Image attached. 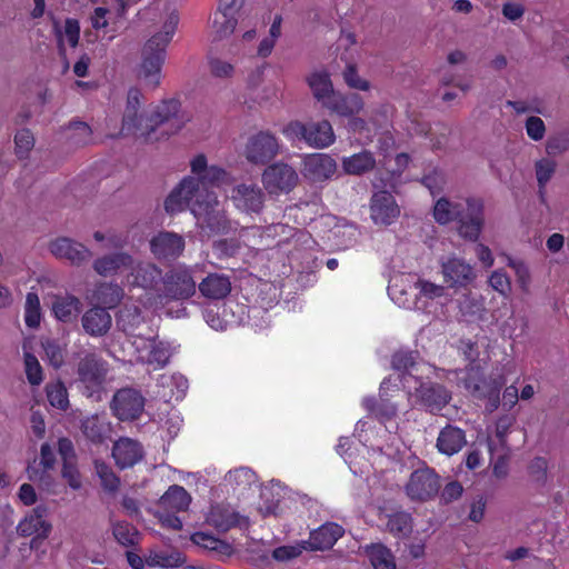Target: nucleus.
I'll use <instances>...</instances> for the list:
<instances>
[{
  "label": "nucleus",
  "instance_id": "49",
  "mask_svg": "<svg viewBox=\"0 0 569 569\" xmlns=\"http://www.w3.org/2000/svg\"><path fill=\"white\" fill-rule=\"evenodd\" d=\"M41 347L44 351L46 360L50 366L58 369L64 363L67 348L64 343H61L56 339H44L41 342Z\"/></svg>",
  "mask_w": 569,
  "mask_h": 569
},
{
  "label": "nucleus",
  "instance_id": "50",
  "mask_svg": "<svg viewBox=\"0 0 569 569\" xmlns=\"http://www.w3.org/2000/svg\"><path fill=\"white\" fill-rule=\"evenodd\" d=\"M49 403L61 411L69 407L68 390L62 381L48 383L46 387Z\"/></svg>",
  "mask_w": 569,
  "mask_h": 569
},
{
  "label": "nucleus",
  "instance_id": "42",
  "mask_svg": "<svg viewBox=\"0 0 569 569\" xmlns=\"http://www.w3.org/2000/svg\"><path fill=\"white\" fill-rule=\"evenodd\" d=\"M535 176L538 184V194L541 202L546 201V188L557 171V161L543 157L535 161Z\"/></svg>",
  "mask_w": 569,
  "mask_h": 569
},
{
  "label": "nucleus",
  "instance_id": "48",
  "mask_svg": "<svg viewBox=\"0 0 569 569\" xmlns=\"http://www.w3.org/2000/svg\"><path fill=\"white\" fill-rule=\"evenodd\" d=\"M368 553L375 569H396L395 557L383 545H372Z\"/></svg>",
  "mask_w": 569,
  "mask_h": 569
},
{
  "label": "nucleus",
  "instance_id": "51",
  "mask_svg": "<svg viewBox=\"0 0 569 569\" xmlns=\"http://www.w3.org/2000/svg\"><path fill=\"white\" fill-rule=\"evenodd\" d=\"M142 322L140 309L136 306L124 307L119 311L117 319L118 326L122 331L133 335L134 330Z\"/></svg>",
  "mask_w": 569,
  "mask_h": 569
},
{
  "label": "nucleus",
  "instance_id": "8",
  "mask_svg": "<svg viewBox=\"0 0 569 569\" xmlns=\"http://www.w3.org/2000/svg\"><path fill=\"white\" fill-rule=\"evenodd\" d=\"M131 345L137 353L138 362L148 365L153 370L162 369L169 363L171 351L167 342L160 341L156 337L134 336Z\"/></svg>",
  "mask_w": 569,
  "mask_h": 569
},
{
  "label": "nucleus",
  "instance_id": "25",
  "mask_svg": "<svg viewBox=\"0 0 569 569\" xmlns=\"http://www.w3.org/2000/svg\"><path fill=\"white\" fill-rule=\"evenodd\" d=\"M80 429L87 440L101 445L111 437L112 425L104 415H92L81 420Z\"/></svg>",
  "mask_w": 569,
  "mask_h": 569
},
{
  "label": "nucleus",
  "instance_id": "3",
  "mask_svg": "<svg viewBox=\"0 0 569 569\" xmlns=\"http://www.w3.org/2000/svg\"><path fill=\"white\" fill-rule=\"evenodd\" d=\"M485 210V200L480 197H467L456 201L440 198L433 207V217L440 224L455 221L460 238L477 242L486 224Z\"/></svg>",
  "mask_w": 569,
  "mask_h": 569
},
{
  "label": "nucleus",
  "instance_id": "46",
  "mask_svg": "<svg viewBox=\"0 0 569 569\" xmlns=\"http://www.w3.org/2000/svg\"><path fill=\"white\" fill-rule=\"evenodd\" d=\"M53 469L41 470L40 465L36 463V460L27 467V473L29 480L37 482L43 490L57 493V482L51 475Z\"/></svg>",
  "mask_w": 569,
  "mask_h": 569
},
{
  "label": "nucleus",
  "instance_id": "9",
  "mask_svg": "<svg viewBox=\"0 0 569 569\" xmlns=\"http://www.w3.org/2000/svg\"><path fill=\"white\" fill-rule=\"evenodd\" d=\"M146 399L134 388H121L114 392L110 401V410L120 421H133L140 418L144 410Z\"/></svg>",
  "mask_w": 569,
  "mask_h": 569
},
{
  "label": "nucleus",
  "instance_id": "57",
  "mask_svg": "<svg viewBox=\"0 0 569 569\" xmlns=\"http://www.w3.org/2000/svg\"><path fill=\"white\" fill-rule=\"evenodd\" d=\"M508 266L513 269L517 283L523 293L530 292L531 274L527 264L520 260L508 259Z\"/></svg>",
  "mask_w": 569,
  "mask_h": 569
},
{
  "label": "nucleus",
  "instance_id": "58",
  "mask_svg": "<svg viewBox=\"0 0 569 569\" xmlns=\"http://www.w3.org/2000/svg\"><path fill=\"white\" fill-rule=\"evenodd\" d=\"M24 370L30 385L39 386L43 380V373L37 357L30 352L24 353Z\"/></svg>",
  "mask_w": 569,
  "mask_h": 569
},
{
  "label": "nucleus",
  "instance_id": "15",
  "mask_svg": "<svg viewBox=\"0 0 569 569\" xmlns=\"http://www.w3.org/2000/svg\"><path fill=\"white\" fill-rule=\"evenodd\" d=\"M440 488L438 476L429 468L413 471L406 486L407 495L412 500L425 501L433 497Z\"/></svg>",
  "mask_w": 569,
  "mask_h": 569
},
{
  "label": "nucleus",
  "instance_id": "64",
  "mask_svg": "<svg viewBox=\"0 0 569 569\" xmlns=\"http://www.w3.org/2000/svg\"><path fill=\"white\" fill-rule=\"evenodd\" d=\"M282 134L290 141H302L306 143L307 123L298 120L288 122L281 129Z\"/></svg>",
  "mask_w": 569,
  "mask_h": 569
},
{
  "label": "nucleus",
  "instance_id": "13",
  "mask_svg": "<svg viewBox=\"0 0 569 569\" xmlns=\"http://www.w3.org/2000/svg\"><path fill=\"white\" fill-rule=\"evenodd\" d=\"M440 267L443 281L449 288H466L477 278L475 267L459 257L441 260Z\"/></svg>",
  "mask_w": 569,
  "mask_h": 569
},
{
  "label": "nucleus",
  "instance_id": "40",
  "mask_svg": "<svg viewBox=\"0 0 569 569\" xmlns=\"http://www.w3.org/2000/svg\"><path fill=\"white\" fill-rule=\"evenodd\" d=\"M123 297V289L111 282L99 283L92 293V300L102 308L116 307Z\"/></svg>",
  "mask_w": 569,
  "mask_h": 569
},
{
  "label": "nucleus",
  "instance_id": "23",
  "mask_svg": "<svg viewBox=\"0 0 569 569\" xmlns=\"http://www.w3.org/2000/svg\"><path fill=\"white\" fill-rule=\"evenodd\" d=\"M207 523L217 530L226 532L233 527H248V518L238 513L230 506L216 505L212 506L208 516Z\"/></svg>",
  "mask_w": 569,
  "mask_h": 569
},
{
  "label": "nucleus",
  "instance_id": "26",
  "mask_svg": "<svg viewBox=\"0 0 569 569\" xmlns=\"http://www.w3.org/2000/svg\"><path fill=\"white\" fill-rule=\"evenodd\" d=\"M81 323L88 335L102 337L110 330L112 318L106 308L94 306L83 313Z\"/></svg>",
  "mask_w": 569,
  "mask_h": 569
},
{
  "label": "nucleus",
  "instance_id": "7",
  "mask_svg": "<svg viewBox=\"0 0 569 569\" xmlns=\"http://www.w3.org/2000/svg\"><path fill=\"white\" fill-rule=\"evenodd\" d=\"M194 267L177 264L162 277V289L157 298L162 301H182L191 298L197 291Z\"/></svg>",
  "mask_w": 569,
  "mask_h": 569
},
{
  "label": "nucleus",
  "instance_id": "44",
  "mask_svg": "<svg viewBox=\"0 0 569 569\" xmlns=\"http://www.w3.org/2000/svg\"><path fill=\"white\" fill-rule=\"evenodd\" d=\"M413 529L412 517L405 511L388 516L387 530L397 538H407Z\"/></svg>",
  "mask_w": 569,
  "mask_h": 569
},
{
  "label": "nucleus",
  "instance_id": "43",
  "mask_svg": "<svg viewBox=\"0 0 569 569\" xmlns=\"http://www.w3.org/2000/svg\"><path fill=\"white\" fill-rule=\"evenodd\" d=\"M186 559L179 551L151 550L146 557V563L150 567L176 568L182 566Z\"/></svg>",
  "mask_w": 569,
  "mask_h": 569
},
{
  "label": "nucleus",
  "instance_id": "52",
  "mask_svg": "<svg viewBox=\"0 0 569 569\" xmlns=\"http://www.w3.org/2000/svg\"><path fill=\"white\" fill-rule=\"evenodd\" d=\"M417 359L418 352L410 350H399L393 353L391 365L395 370L408 373V376L411 377V372L419 366Z\"/></svg>",
  "mask_w": 569,
  "mask_h": 569
},
{
  "label": "nucleus",
  "instance_id": "4",
  "mask_svg": "<svg viewBox=\"0 0 569 569\" xmlns=\"http://www.w3.org/2000/svg\"><path fill=\"white\" fill-rule=\"evenodd\" d=\"M180 107L176 99L156 106L146 118H141L139 136L152 142L181 130L189 121V117L181 112Z\"/></svg>",
  "mask_w": 569,
  "mask_h": 569
},
{
  "label": "nucleus",
  "instance_id": "16",
  "mask_svg": "<svg viewBox=\"0 0 569 569\" xmlns=\"http://www.w3.org/2000/svg\"><path fill=\"white\" fill-rule=\"evenodd\" d=\"M162 270L150 261H137L129 269L127 281L132 287L143 290H156L159 283H162Z\"/></svg>",
  "mask_w": 569,
  "mask_h": 569
},
{
  "label": "nucleus",
  "instance_id": "2",
  "mask_svg": "<svg viewBox=\"0 0 569 569\" xmlns=\"http://www.w3.org/2000/svg\"><path fill=\"white\" fill-rule=\"evenodd\" d=\"M163 22L161 30L149 38L141 50V62L137 69L139 81L151 90L161 82V70L166 61L167 47L178 28L179 13L168 2L162 3Z\"/></svg>",
  "mask_w": 569,
  "mask_h": 569
},
{
  "label": "nucleus",
  "instance_id": "56",
  "mask_svg": "<svg viewBox=\"0 0 569 569\" xmlns=\"http://www.w3.org/2000/svg\"><path fill=\"white\" fill-rule=\"evenodd\" d=\"M546 153L549 157L561 156L569 150V132H558L550 136L545 144Z\"/></svg>",
  "mask_w": 569,
  "mask_h": 569
},
{
  "label": "nucleus",
  "instance_id": "36",
  "mask_svg": "<svg viewBox=\"0 0 569 569\" xmlns=\"http://www.w3.org/2000/svg\"><path fill=\"white\" fill-rule=\"evenodd\" d=\"M460 316L468 322L480 321L485 318V298L481 295L466 292L458 299Z\"/></svg>",
  "mask_w": 569,
  "mask_h": 569
},
{
  "label": "nucleus",
  "instance_id": "39",
  "mask_svg": "<svg viewBox=\"0 0 569 569\" xmlns=\"http://www.w3.org/2000/svg\"><path fill=\"white\" fill-rule=\"evenodd\" d=\"M226 485L238 496L244 495L252 487H257L256 473L247 467L229 471L224 477Z\"/></svg>",
  "mask_w": 569,
  "mask_h": 569
},
{
  "label": "nucleus",
  "instance_id": "11",
  "mask_svg": "<svg viewBox=\"0 0 569 569\" xmlns=\"http://www.w3.org/2000/svg\"><path fill=\"white\" fill-rule=\"evenodd\" d=\"M279 151L277 137L269 131H259L248 139L244 157L252 164L263 166L276 158Z\"/></svg>",
  "mask_w": 569,
  "mask_h": 569
},
{
  "label": "nucleus",
  "instance_id": "53",
  "mask_svg": "<svg viewBox=\"0 0 569 569\" xmlns=\"http://www.w3.org/2000/svg\"><path fill=\"white\" fill-rule=\"evenodd\" d=\"M94 470L106 491L116 492L119 489L120 479L109 465L103 461H96Z\"/></svg>",
  "mask_w": 569,
  "mask_h": 569
},
{
  "label": "nucleus",
  "instance_id": "1",
  "mask_svg": "<svg viewBox=\"0 0 569 569\" xmlns=\"http://www.w3.org/2000/svg\"><path fill=\"white\" fill-rule=\"evenodd\" d=\"M192 176L186 177L170 192L164 201L169 213L190 209L197 226L208 234L224 232L229 221L212 188L232 182L231 176L222 168L208 166L207 158L198 154L191 162Z\"/></svg>",
  "mask_w": 569,
  "mask_h": 569
},
{
  "label": "nucleus",
  "instance_id": "34",
  "mask_svg": "<svg viewBox=\"0 0 569 569\" xmlns=\"http://www.w3.org/2000/svg\"><path fill=\"white\" fill-rule=\"evenodd\" d=\"M306 81L311 90L313 98L325 107L328 100L337 92L330 79V74L325 70H317L309 73Z\"/></svg>",
  "mask_w": 569,
  "mask_h": 569
},
{
  "label": "nucleus",
  "instance_id": "60",
  "mask_svg": "<svg viewBox=\"0 0 569 569\" xmlns=\"http://www.w3.org/2000/svg\"><path fill=\"white\" fill-rule=\"evenodd\" d=\"M68 138L76 146H83L91 141V128L86 122H73L68 127Z\"/></svg>",
  "mask_w": 569,
  "mask_h": 569
},
{
  "label": "nucleus",
  "instance_id": "5",
  "mask_svg": "<svg viewBox=\"0 0 569 569\" xmlns=\"http://www.w3.org/2000/svg\"><path fill=\"white\" fill-rule=\"evenodd\" d=\"M253 17L254 8L249 0H219L211 21L214 39L229 38L238 24L250 26Z\"/></svg>",
  "mask_w": 569,
  "mask_h": 569
},
{
  "label": "nucleus",
  "instance_id": "32",
  "mask_svg": "<svg viewBox=\"0 0 569 569\" xmlns=\"http://www.w3.org/2000/svg\"><path fill=\"white\" fill-rule=\"evenodd\" d=\"M143 96L137 88H131L127 96V106L122 120V131L140 133V121L141 118H146L144 114L139 113L141 101Z\"/></svg>",
  "mask_w": 569,
  "mask_h": 569
},
{
  "label": "nucleus",
  "instance_id": "31",
  "mask_svg": "<svg viewBox=\"0 0 569 569\" xmlns=\"http://www.w3.org/2000/svg\"><path fill=\"white\" fill-rule=\"evenodd\" d=\"M46 509L37 507L31 510L26 517L19 522L17 531L22 537H30L37 535L38 537L46 538L51 526L44 520Z\"/></svg>",
  "mask_w": 569,
  "mask_h": 569
},
{
  "label": "nucleus",
  "instance_id": "27",
  "mask_svg": "<svg viewBox=\"0 0 569 569\" xmlns=\"http://www.w3.org/2000/svg\"><path fill=\"white\" fill-rule=\"evenodd\" d=\"M345 533V529L336 522H326L310 532L308 545L311 550H328Z\"/></svg>",
  "mask_w": 569,
  "mask_h": 569
},
{
  "label": "nucleus",
  "instance_id": "59",
  "mask_svg": "<svg viewBox=\"0 0 569 569\" xmlns=\"http://www.w3.org/2000/svg\"><path fill=\"white\" fill-rule=\"evenodd\" d=\"M488 283L495 291L505 298L511 292V280L502 269L492 271L489 276Z\"/></svg>",
  "mask_w": 569,
  "mask_h": 569
},
{
  "label": "nucleus",
  "instance_id": "29",
  "mask_svg": "<svg viewBox=\"0 0 569 569\" xmlns=\"http://www.w3.org/2000/svg\"><path fill=\"white\" fill-rule=\"evenodd\" d=\"M365 102L357 93L342 94L337 91L323 107L340 117H352L363 109Z\"/></svg>",
  "mask_w": 569,
  "mask_h": 569
},
{
  "label": "nucleus",
  "instance_id": "45",
  "mask_svg": "<svg viewBox=\"0 0 569 569\" xmlns=\"http://www.w3.org/2000/svg\"><path fill=\"white\" fill-rule=\"evenodd\" d=\"M491 456L492 471L497 478H505L508 475V461L510 457L509 447L500 448L495 445L493 440L488 442Z\"/></svg>",
  "mask_w": 569,
  "mask_h": 569
},
{
  "label": "nucleus",
  "instance_id": "30",
  "mask_svg": "<svg viewBox=\"0 0 569 569\" xmlns=\"http://www.w3.org/2000/svg\"><path fill=\"white\" fill-rule=\"evenodd\" d=\"M336 140L333 128L328 120L307 122L306 144L315 149H323Z\"/></svg>",
  "mask_w": 569,
  "mask_h": 569
},
{
  "label": "nucleus",
  "instance_id": "47",
  "mask_svg": "<svg viewBox=\"0 0 569 569\" xmlns=\"http://www.w3.org/2000/svg\"><path fill=\"white\" fill-rule=\"evenodd\" d=\"M58 46L60 54L66 58L64 41L70 47L76 48L80 37V26L76 19H67L64 22L63 31L57 30Z\"/></svg>",
  "mask_w": 569,
  "mask_h": 569
},
{
  "label": "nucleus",
  "instance_id": "24",
  "mask_svg": "<svg viewBox=\"0 0 569 569\" xmlns=\"http://www.w3.org/2000/svg\"><path fill=\"white\" fill-rule=\"evenodd\" d=\"M416 397L430 411H440L451 399L450 392L439 383L420 382L416 388Z\"/></svg>",
  "mask_w": 569,
  "mask_h": 569
},
{
  "label": "nucleus",
  "instance_id": "55",
  "mask_svg": "<svg viewBox=\"0 0 569 569\" xmlns=\"http://www.w3.org/2000/svg\"><path fill=\"white\" fill-rule=\"evenodd\" d=\"M41 311L40 300L37 293L28 292L24 306V322L29 328H37L40 325Z\"/></svg>",
  "mask_w": 569,
  "mask_h": 569
},
{
  "label": "nucleus",
  "instance_id": "18",
  "mask_svg": "<svg viewBox=\"0 0 569 569\" xmlns=\"http://www.w3.org/2000/svg\"><path fill=\"white\" fill-rule=\"evenodd\" d=\"M391 380L390 378L383 379L380 385L379 398L367 397L362 400L365 409L380 422H387L397 417L398 405L390 401L388 398V388Z\"/></svg>",
  "mask_w": 569,
  "mask_h": 569
},
{
  "label": "nucleus",
  "instance_id": "14",
  "mask_svg": "<svg viewBox=\"0 0 569 569\" xmlns=\"http://www.w3.org/2000/svg\"><path fill=\"white\" fill-rule=\"evenodd\" d=\"M134 257L124 250H116L98 256L92 261L93 271L103 278H113L133 267Z\"/></svg>",
  "mask_w": 569,
  "mask_h": 569
},
{
  "label": "nucleus",
  "instance_id": "12",
  "mask_svg": "<svg viewBox=\"0 0 569 569\" xmlns=\"http://www.w3.org/2000/svg\"><path fill=\"white\" fill-rule=\"evenodd\" d=\"M48 249L57 259L67 260L76 267L86 264L92 257V252L87 246L69 237H58L51 240Z\"/></svg>",
  "mask_w": 569,
  "mask_h": 569
},
{
  "label": "nucleus",
  "instance_id": "62",
  "mask_svg": "<svg viewBox=\"0 0 569 569\" xmlns=\"http://www.w3.org/2000/svg\"><path fill=\"white\" fill-rule=\"evenodd\" d=\"M525 129L527 136L532 141H541L545 138L547 131L543 120L537 116H530L527 118L525 122Z\"/></svg>",
  "mask_w": 569,
  "mask_h": 569
},
{
  "label": "nucleus",
  "instance_id": "21",
  "mask_svg": "<svg viewBox=\"0 0 569 569\" xmlns=\"http://www.w3.org/2000/svg\"><path fill=\"white\" fill-rule=\"evenodd\" d=\"M230 199L243 212H259L263 207L264 194L257 184L241 183L232 188Z\"/></svg>",
  "mask_w": 569,
  "mask_h": 569
},
{
  "label": "nucleus",
  "instance_id": "61",
  "mask_svg": "<svg viewBox=\"0 0 569 569\" xmlns=\"http://www.w3.org/2000/svg\"><path fill=\"white\" fill-rule=\"evenodd\" d=\"M415 289L418 290L419 296L431 300L440 298L446 293V288L443 286L425 279H418L415 282Z\"/></svg>",
  "mask_w": 569,
  "mask_h": 569
},
{
  "label": "nucleus",
  "instance_id": "17",
  "mask_svg": "<svg viewBox=\"0 0 569 569\" xmlns=\"http://www.w3.org/2000/svg\"><path fill=\"white\" fill-rule=\"evenodd\" d=\"M336 170L337 162L329 154L311 153L302 159L301 173L311 181H325L332 177Z\"/></svg>",
  "mask_w": 569,
  "mask_h": 569
},
{
  "label": "nucleus",
  "instance_id": "10",
  "mask_svg": "<svg viewBox=\"0 0 569 569\" xmlns=\"http://www.w3.org/2000/svg\"><path fill=\"white\" fill-rule=\"evenodd\" d=\"M262 184L270 194L289 193L299 181L295 168L278 161L268 166L262 172Z\"/></svg>",
  "mask_w": 569,
  "mask_h": 569
},
{
  "label": "nucleus",
  "instance_id": "41",
  "mask_svg": "<svg viewBox=\"0 0 569 569\" xmlns=\"http://www.w3.org/2000/svg\"><path fill=\"white\" fill-rule=\"evenodd\" d=\"M376 166L373 154L368 151H361L342 159V169L346 173L352 176H361L371 171Z\"/></svg>",
  "mask_w": 569,
  "mask_h": 569
},
{
  "label": "nucleus",
  "instance_id": "35",
  "mask_svg": "<svg viewBox=\"0 0 569 569\" xmlns=\"http://www.w3.org/2000/svg\"><path fill=\"white\" fill-rule=\"evenodd\" d=\"M190 539L196 546L207 550L212 557L219 560L228 558L233 553L231 545L210 533L198 531L194 532Z\"/></svg>",
  "mask_w": 569,
  "mask_h": 569
},
{
  "label": "nucleus",
  "instance_id": "54",
  "mask_svg": "<svg viewBox=\"0 0 569 569\" xmlns=\"http://www.w3.org/2000/svg\"><path fill=\"white\" fill-rule=\"evenodd\" d=\"M114 539L123 547H131L139 542L138 530L127 522H116L112 527Z\"/></svg>",
  "mask_w": 569,
  "mask_h": 569
},
{
  "label": "nucleus",
  "instance_id": "37",
  "mask_svg": "<svg viewBox=\"0 0 569 569\" xmlns=\"http://www.w3.org/2000/svg\"><path fill=\"white\" fill-rule=\"evenodd\" d=\"M191 502L188 491L178 485L170 486L159 499V506L170 512L186 511Z\"/></svg>",
  "mask_w": 569,
  "mask_h": 569
},
{
  "label": "nucleus",
  "instance_id": "63",
  "mask_svg": "<svg viewBox=\"0 0 569 569\" xmlns=\"http://www.w3.org/2000/svg\"><path fill=\"white\" fill-rule=\"evenodd\" d=\"M14 142L18 157L26 158L34 146V138L29 129H22L17 132Z\"/></svg>",
  "mask_w": 569,
  "mask_h": 569
},
{
  "label": "nucleus",
  "instance_id": "20",
  "mask_svg": "<svg viewBox=\"0 0 569 569\" xmlns=\"http://www.w3.org/2000/svg\"><path fill=\"white\" fill-rule=\"evenodd\" d=\"M371 219L376 224L389 226L400 214L399 206L388 191H378L371 198Z\"/></svg>",
  "mask_w": 569,
  "mask_h": 569
},
{
  "label": "nucleus",
  "instance_id": "28",
  "mask_svg": "<svg viewBox=\"0 0 569 569\" xmlns=\"http://www.w3.org/2000/svg\"><path fill=\"white\" fill-rule=\"evenodd\" d=\"M197 288L204 298L221 300L231 292V281L228 276L214 272L203 278Z\"/></svg>",
  "mask_w": 569,
  "mask_h": 569
},
{
  "label": "nucleus",
  "instance_id": "6",
  "mask_svg": "<svg viewBox=\"0 0 569 569\" xmlns=\"http://www.w3.org/2000/svg\"><path fill=\"white\" fill-rule=\"evenodd\" d=\"M108 373V362L94 352L86 351L77 361L76 382L87 398L101 399Z\"/></svg>",
  "mask_w": 569,
  "mask_h": 569
},
{
  "label": "nucleus",
  "instance_id": "38",
  "mask_svg": "<svg viewBox=\"0 0 569 569\" xmlns=\"http://www.w3.org/2000/svg\"><path fill=\"white\" fill-rule=\"evenodd\" d=\"M81 311V301L72 295L56 296L52 301V312L62 322L74 321Z\"/></svg>",
  "mask_w": 569,
  "mask_h": 569
},
{
  "label": "nucleus",
  "instance_id": "22",
  "mask_svg": "<svg viewBox=\"0 0 569 569\" xmlns=\"http://www.w3.org/2000/svg\"><path fill=\"white\" fill-rule=\"evenodd\" d=\"M184 249L182 236L162 231L150 240V250L158 259H176Z\"/></svg>",
  "mask_w": 569,
  "mask_h": 569
},
{
  "label": "nucleus",
  "instance_id": "33",
  "mask_svg": "<svg viewBox=\"0 0 569 569\" xmlns=\"http://www.w3.org/2000/svg\"><path fill=\"white\" fill-rule=\"evenodd\" d=\"M467 443L466 433L462 429L447 425L441 429L437 438L438 450L446 456L458 453Z\"/></svg>",
  "mask_w": 569,
  "mask_h": 569
},
{
  "label": "nucleus",
  "instance_id": "19",
  "mask_svg": "<svg viewBox=\"0 0 569 569\" xmlns=\"http://www.w3.org/2000/svg\"><path fill=\"white\" fill-rule=\"evenodd\" d=\"M111 455L120 469H128L142 460L144 450L138 440L121 437L113 442Z\"/></svg>",
  "mask_w": 569,
  "mask_h": 569
}]
</instances>
